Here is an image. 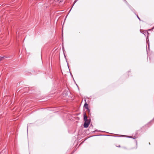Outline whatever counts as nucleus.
I'll use <instances>...</instances> for the list:
<instances>
[{
	"label": "nucleus",
	"mask_w": 154,
	"mask_h": 154,
	"mask_svg": "<svg viewBox=\"0 0 154 154\" xmlns=\"http://www.w3.org/2000/svg\"><path fill=\"white\" fill-rule=\"evenodd\" d=\"M4 57H0V61L2 60V59Z\"/></svg>",
	"instance_id": "5"
},
{
	"label": "nucleus",
	"mask_w": 154,
	"mask_h": 154,
	"mask_svg": "<svg viewBox=\"0 0 154 154\" xmlns=\"http://www.w3.org/2000/svg\"><path fill=\"white\" fill-rule=\"evenodd\" d=\"M83 115H84V121H85V122H90V120L88 119L87 117L86 116V114L85 113H84Z\"/></svg>",
	"instance_id": "2"
},
{
	"label": "nucleus",
	"mask_w": 154,
	"mask_h": 154,
	"mask_svg": "<svg viewBox=\"0 0 154 154\" xmlns=\"http://www.w3.org/2000/svg\"><path fill=\"white\" fill-rule=\"evenodd\" d=\"M85 103L84 105V107L87 109L88 110V111H89V109L88 108V104L86 102V101L85 100Z\"/></svg>",
	"instance_id": "4"
},
{
	"label": "nucleus",
	"mask_w": 154,
	"mask_h": 154,
	"mask_svg": "<svg viewBox=\"0 0 154 154\" xmlns=\"http://www.w3.org/2000/svg\"><path fill=\"white\" fill-rule=\"evenodd\" d=\"M83 115H84V121H85V122H90V120L88 119L87 117L86 116V114L85 113H84Z\"/></svg>",
	"instance_id": "1"
},
{
	"label": "nucleus",
	"mask_w": 154,
	"mask_h": 154,
	"mask_svg": "<svg viewBox=\"0 0 154 154\" xmlns=\"http://www.w3.org/2000/svg\"><path fill=\"white\" fill-rule=\"evenodd\" d=\"M137 17L140 20V18H139V17L138 16H137Z\"/></svg>",
	"instance_id": "6"
},
{
	"label": "nucleus",
	"mask_w": 154,
	"mask_h": 154,
	"mask_svg": "<svg viewBox=\"0 0 154 154\" xmlns=\"http://www.w3.org/2000/svg\"><path fill=\"white\" fill-rule=\"evenodd\" d=\"M90 123V122H85L84 124V128H88Z\"/></svg>",
	"instance_id": "3"
}]
</instances>
